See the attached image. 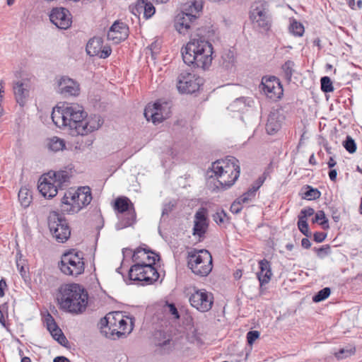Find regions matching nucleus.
<instances>
[{
	"mask_svg": "<svg viewBox=\"0 0 362 362\" xmlns=\"http://www.w3.org/2000/svg\"><path fill=\"white\" fill-rule=\"evenodd\" d=\"M52 119L59 128L67 127L72 135H87L98 129L103 124L99 115L88 116L77 103H64L53 108Z\"/></svg>",
	"mask_w": 362,
	"mask_h": 362,
	"instance_id": "obj_1",
	"label": "nucleus"
},
{
	"mask_svg": "<svg viewBox=\"0 0 362 362\" xmlns=\"http://www.w3.org/2000/svg\"><path fill=\"white\" fill-rule=\"evenodd\" d=\"M185 64L194 67L208 69L212 62L211 44L202 39H194L181 49Z\"/></svg>",
	"mask_w": 362,
	"mask_h": 362,
	"instance_id": "obj_2",
	"label": "nucleus"
},
{
	"mask_svg": "<svg viewBox=\"0 0 362 362\" xmlns=\"http://www.w3.org/2000/svg\"><path fill=\"white\" fill-rule=\"evenodd\" d=\"M60 295L57 298L62 309L75 314L82 313L88 305L87 291L79 284H65L59 288Z\"/></svg>",
	"mask_w": 362,
	"mask_h": 362,
	"instance_id": "obj_3",
	"label": "nucleus"
},
{
	"mask_svg": "<svg viewBox=\"0 0 362 362\" xmlns=\"http://www.w3.org/2000/svg\"><path fill=\"white\" fill-rule=\"evenodd\" d=\"M239 160L233 156H227L225 159L218 160L212 163V173L217 182V189H226L230 187L240 176Z\"/></svg>",
	"mask_w": 362,
	"mask_h": 362,
	"instance_id": "obj_4",
	"label": "nucleus"
},
{
	"mask_svg": "<svg viewBox=\"0 0 362 362\" xmlns=\"http://www.w3.org/2000/svg\"><path fill=\"white\" fill-rule=\"evenodd\" d=\"M133 318L127 317L119 312L108 313L105 317L101 319V325L105 327L103 330L105 336L108 338L116 339H119L126 334H129L134 326Z\"/></svg>",
	"mask_w": 362,
	"mask_h": 362,
	"instance_id": "obj_5",
	"label": "nucleus"
},
{
	"mask_svg": "<svg viewBox=\"0 0 362 362\" xmlns=\"http://www.w3.org/2000/svg\"><path fill=\"white\" fill-rule=\"evenodd\" d=\"M202 8L201 0L189 1L185 6V11L175 17L174 26L176 30L184 35L189 34L195 28L197 14L202 10Z\"/></svg>",
	"mask_w": 362,
	"mask_h": 362,
	"instance_id": "obj_6",
	"label": "nucleus"
},
{
	"mask_svg": "<svg viewBox=\"0 0 362 362\" xmlns=\"http://www.w3.org/2000/svg\"><path fill=\"white\" fill-rule=\"evenodd\" d=\"M187 264L194 274L206 276L213 268L211 255L204 249H192L188 252Z\"/></svg>",
	"mask_w": 362,
	"mask_h": 362,
	"instance_id": "obj_7",
	"label": "nucleus"
},
{
	"mask_svg": "<svg viewBox=\"0 0 362 362\" xmlns=\"http://www.w3.org/2000/svg\"><path fill=\"white\" fill-rule=\"evenodd\" d=\"M61 272L68 276H78L85 270L83 253L74 249L62 254L59 263Z\"/></svg>",
	"mask_w": 362,
	"mask_h": 362,
	"instance_id": "obj_8",
	"label": "nucleus"
},
{
	"mask_svg": "<svg viewBox=\"0 0 362 362\" xmlns=\"http://www.w3.org/2000/svg\"><path fill=\"white\" fill-rule=\"evenodd\" d=\"M129 277L131 281H141V285L152 284L158 280L160 274L154 265L151 263L141 264H134L129 270Z\"/></svg>",
	"mask_w": 362,
	"mask_h": 362,
	"instance_id": "obj_9",
	"label": "nucleus"
},
{
	"mask_svg": "<svg viewBox=\"0 0 362 362\" xmlns=\"http://www.w3.org/2000/svg\"><path fill=\"white\" fill-rule=\"evenodd\" d=\"M48 226L53 237L59 243L66 242L71 235L66 220L57 211H51L48 216Z\"/></svg>",
	"mask_w": 362,
	"mask_h": 362,
	"instance_id": "obj_10",
	"label": "nucleus"
},
{
	"mask_svg": "<svg viewBox=\"0 0 362 362\" xmlns=\"http://www.w3.org/2000/svg\"><path fill=\"white\" fill-rule=\"evenodd\" d=\"M189 301L192 307L199 312L210 310L214 304V295L204 288H194L189 296Z\"/></svg>",
	"mask_w": 362,
	"mask_h": 362,
	"instance_id": "obj_11",
	"label": "nucleus"
},
{
	"mask_svg": "<svg viewBox=\"0 0 362 362\" xmlns=\"http://www.w3.org/2000/svg\"><path fill=\"white\" fill-rule=\"evenodd\" d=\"M250 18L252 23L264 30H269L270 18L268 14V6L265 1H258L252 4L250 11Z\"/></svg>",
	"mask_w": 362,
	"mask_h": 362,
	"instance_id": "obj_12",
	"label": "nucleus"
},
{
	"mask_svg": "<svg viewBox=\"0 0 362 362\" xmlns=\"http://www.w3.org/2000/svg\"><path fill=\"white\" fill-rule=\"evenodd\" d=\"M202 83V78L188 71H183L177 77V87L182 93L192 94L197 91Z\"/></svg>",
	"mask_w": 362,
	"mask_h": 362,
	"instance_id": "obj_13",
	"label": "nucleus"
},
{
	"mask_svg": "<svg viewBox=\"0 0 362 362\" xmlns=\"http://www.w3.org/2000/svg\"><path fill=\"white\" fill-rule=\"evenodd\" d=\"M170 113V107L167 103L156 102L146 107L144 115L148 121L151 120L153 124H156L168 118Z\"/></svg>",
	"mask_w": 362,
	"mask_h": 362,
	"instance_id": "obj_14",
	"label": "nucleus"
},
{
	"mask_svg": "<svg viewBox=\"0 0 362 362\" xmlns=\"http://www.w3.org/2000/svg\"><path fill=\"white\" fill-rule=\"evenodd\" d=\"M119 219L115 227L117 230L132 226L136 221V213L134 205H113Z\"/></svg>",
	"mask_w": 362,
	"mask_h": 362,
	"instance_id": "obj_15",
	"label": "nucleus"
},
{
	"mask_svg": "<svg viewBox=\"0 0 362 362\" xmlns=\"http://www.w3.org/2000/svg\"><path fill=\"white\" fill-rule=\"evenodd\" d=\"M91 189L88 186L80 187L77 189H70L64 193L61 204H90L92 201Z\"/></svg>",
	"mask_w": 362,
	"mask_h": 362,
	"instance_id": "obj_16",
	"label": "nucleus"
},
{
	"mask_svg": "<svg viewBox=\"0 0 362 362\" xmlns=\"http://www.w3.org/2000/svg\"><path fill=\"white\" fill-rule=\"evenodd\" d=\"M261 85L265 95L272 100H276L283 95V88L275 76L263 77Z\"/></svg>",
	"mask_w": 362,
	"mask_h": 362,
	"instance_id": "obj_17",
	"label": "nucleus"
},
{
	"mask_svg": "<svg viewBox=\"0 0 362 362\" xmlns=\"http://www.w3.org/2000/svg\"><path fill=\"white\" fill-rule=\"evenodd\" d=\"M50 21L60 29H67L71 25L69 11L65 8H54L49 14Z\"/></svg>",
	"mask_w": 362,
	"mask_h": 362,
	"instance_id": "obj_18",
	"label": "nucleus"
},
{
	"mask_svg": "<svg viewBox=\"0 0 362 362\" xmlns=\"http://www.w3.org/2000/svg\"><path fill=\"white\" fill-rule=\"evenodd\" d=\"M159 255L150 250L146 245H142L137 247L133 253L132 260L135 264L141 263H151L152 265H155L156 262L159 260Z\"/></svg>",
	"mask_w": 362,
	"mask_h": 362,
	"instance_id": "obj_19",
	"label": "nucleus"
},
{
	"mask_svg": "<svg viewBox=\"0 0 362 362\" xmlns=\"http://www.w3.org/2000/svg\"><path fill=\"white\" fill-rule=\"evenodd\" d=\"M129 35V28L123 22L116 21L110 28L107 37L115 44H118L124 40Z\"/></svg>",
	"mask_w": 362,
	"mask_h": 362,
	"instance_id": "obj_20",
	"label": "nucleus"
},
{
	"mask_svg": "<svg viewBox=\"0 0 362 362\" xmlns=\"http://www.w3.org/2000/svg\"><path fill=\"white\" fill-rule=\"evenodd\" d=\"M57 92L64 96H76L79 94V84L67 76H62L57 81Z\"/></svg>",
	"mask_w": 362,
	"mask_h": 362,
	"instance_id": "obj_21",
	"label": "nucleus"
},
{
	"mask_svg": "<svg viewBox=\"0 0 362 362\" xmlns=\"http://www.w3.org/2000/svg\"><path fill=\"white\" fill-rule=\"evenodd\" d=\"M208 226L207 211L202 207L197 211L194 216L193 235H197L199 238L204 237Z\"/></svg>",
	"mask_w": 362,
	"mask_h": 362,
	"instance_id": "obj_22",
	"label": "nucleus"
},
{
	"mask_svg": "<svg viewBox=\"0 0 362 362\" xmlns=\"http://www.w3.org/2000/svg\"><path fill=\"white\" fill-rule=\"evenodd\" d=\"M13 90L16 102L23 106L29 96L28 82L25 79L13 81Z\"/></svg>",
	"mask_w": 362,
	"mask_h": 362,
	"instance_id": "obj_23",
	"label": "nucleus"
},
{
	"mask_svg": "<svg viewBox=\"0 0 362 362\" xmlns=\"http://www.w3.org/2000/svg\"><path fill=\"white\" fill-rule=\"evenodd\" d=\"M132 13L134 15L144 12V17L148 19L153 16L156 9L153 4L148 0H137L136 3L129 7Z\"/></svg>",
	"mask_w": 362,
	"mask_h": 362,
	"instance_id": "obj_24",
	"label": "nucleus"
},
{
	"mask_svg": "<svg viewBox=\"0 0 362 362\" xmlns=\"http://www.w3.org/2000/svg\"><path fill=\"white\" fill-rule=\"evenodd\" d=\"M45 323L47 328L53 337L60 344L64 345L66 340V337L63 334L61 329L56 324L53 317L48 314L45 317Z\"/></svg>",
	"mask_w": 362,
	"mask_h": 362,
	"instance_id": "obj_25",
	"label": "nucleus"
},
{
	"mask_svg": "<svg viewBox=\"0 0 362 362\" xmlns=\"http://www.w3.org/2000/svg\"><path fill=\"white\" fill-rule=\"evenodd\" d=\"M265 180L264 177H259L252 185L248 190L243 195L235 200L233 204H243L247 202H251L256 196L257 190L262 185Z\"/></svg>",
	"mask_w": 362,
	"mask_h": 362,
	"instance_id": "obj_26",
	"label": "nucleus"
},
{
	"mask_svg": "<svg viewBox=\"0 0 362 362\" xmlns=\"http://www.w3.org/2000/svg\"><path fill=\"white\" fill-rule=\"evenodd\" d=\"M59 188L52 180L45 177L38 185L39 192L46 199L55 197Z\"/></svg>",
	"mask_w": 362,
	"mask_h": 362,
	"instance_id": "obj_27",
	"label": "nucleus"
},
{
	"mask_svg": "<svg viewBox=\"0 0 362 362\" xmlns=\"http://www.w3.org/2000/svg\"><path fill=\"white\" fill-rule=\"evenodd\" d=\"M282 117L277 110L272 111L266 124V131L269 134L276 133L281 127Z\"/></svg>",
	"mask_w": 362,
	"mask_h": 362,
	"instance_id": "obj_28",
	"label": "nucleus"
},
{
	"mask_svg": "<svg viewBox=\"0 0 362 362\" xmlns=\"http://www.w3.org/2000/svg\"><path fill=\"white\" fill-rule=\"evenodd\" d=\"M260 272L257 273V278L259 281L260 286L269 283L272 276V271L269 262L262 259L259 262Z\"/></svg>",
	"mask_w": 362,
	"mask_h": 362,
	"instance_id": "obj_29",
	"label": "nucleus"
},
{
	"mask_svg": "<svg viewBox=\"0 0 362 362\" xmlns=\"http://www.w3.org/2000/svg\"><path fill=\"white\" fill-rule=\"evenodd\" d=\"M221 64L223 69L233 71L236 65V57L233 51L228 49L225 51L221 56Z\"/></svg>",
	"mask_w": 362,
	"mask_h": 362,
	"instance_id": "obj_30",
	"label": "nucleus"
},
{
	"mask_svg": "<svg viewBox=\"0 0 362 362\" xmlns=\"http://www.w3.org/2000/svg\"><path fill=\"white\" fill-rule=\"evenodd\" d=\"M48 175L49 179L52 180L59 188L69 179V173L66 170L49 172Z\"/></svg>",
	"mask_w": 362,
	"mask_h": 362,
	"instance_id": "obj_31",
	"label": "nucleus"
},
{
	"mask_svg": "<svg viewBox=\"0 0 362 362\" xmlns=\"http://www.w3.org/2000/svg\"><path fill=\"white\" fill-rule=\"evenodd\" d=\"M103 42L100 37L90 39L86 45L87 54L90 56H97L102 48Z\"/></svg>",
	"mask_w": 362,
	"mask_h": 362,
	"instance_id": "obj_32",
	"label": "nucleus"
},
{
	"mask_svg": "<svg viewBox=\"0 0 362 362\" xmlns=\"http://www.w3.org/2000/svg\"><path fill=\"white\" fill-rule=\"evenodd\" d=\"M295 63L291 60H287L281 66V71L285 79L290 82L293 74L295 72Z\"/></svg>",
	"mask_w": 362,
	"mask_h": 362,
	"instance_id": "obj_33",
	"label": "nucleus"
},
{
	"mask_svg": "<svg viewBox=\"0 0 362 362\" xmlns=\"http://www.w3.org/2000/svg\"><path fill=\"white\" fill-rule=\"evenodd\" d=\"M18 197L21 204H31L33 200L32 192L26 187L21 188Z\"/></svg>",
	"mask_w": 362,
	"mask_h": 362,
	"instance_id": "obj_34",
	"label": "nucleus"
},
{
	"mask_svg": "<svg viewBox=\"0 0 362 362\" xmlns=\"http://www.w3.org/2000/svg\"><path fill=\"white\" fill-rule=\"evenodd\" d=\"M303 197L307 200H315L320 197V192L310 186H307L303 192Z\"/></svg>",
	"mask_w": 362,
	"mask_h": 362,
	"instance_id": "obj_35",
	"label": "nucleus"
},
{
	"mask_svg": "<svg viewBox=\"0 0 362 362\" xmlns=\"http://www.w3.org/2000/svg\"><path fill=\"white\" fill-rule=\"evenodd\" d=\"M290 32L295 36L300 37L303 35L304 33V27L303 25L296 21V20H293L290 25L289 27Z\"/></svg>",
	"mask_w": 362,
	"mask_h": 362,
	"instance_id": "obj_36",
	"label": "nucleus"
},
{
	"mask_svg": "<svg viewBox=\"0 0 362 362\" xmlns=\"http://www.w3.org/2000/svg\"><path fill=\"white\" fill-rule=\"evenodd\" d=\"M49 148L53 151L62 150L65 147V143L63 139L54 137L50 140L49 144Z\"/></svg>",
	"mask_w": 362,
	"mask_h": 362,
	"instance_id": "obj_37",
	"label": "nucleus"
},
{
	"mask_svg": "<svg viewBox=\"0 0 362 362\" xmlns=\"http://www.w3.org/2000/svg\"><path fill=\"white\" fill-rule=\"evenodd\" d=\"M331 291L328 287H325L318 291L313 297V300L315 303L321 302L327 298L330 295Z\"/></svg>",
	"mask_w": 362,
	"mask_h": 362,
	"instance_id": "obj_38",
	"label": "nucleus"
},
{
	"mask_svg": "<svg viewBox=\"0 0 362 362\" xmlns=\"http://www.w3.org/2000/svg\"><path fill=\"white\" fill-rule=\"evenodd\" d=\"M321 90L324 93H330L334 91V86L329 77L323 76L320 79Z\"/></svg>",
	"mask_w": 362,
	"mask_h": 362,
	"instance_id": "obj_39",
	"label": "nucleus"
},
{
	"mask_svg": "<svg viewBox=\"0 0 362 362\" xmlns=\"http://www.w3.org/2000/svg\"><path fill=\"white\" fill-rule=\"evenodd\" d=\"M343 146L349 153H354L356 151V144L355 141L350 136H347L343 141Z\"/></svg>",
	"mask_w": 362,
	"mask_h": 362,
	"instance_id": "obj_40",
	"label": "nucleus"
},
{
	"mask_svg": "<svg viewBox=\"0 0 362 362\" xmlns=\"http://www.w3.org/2000/svg\"><path fill=\"white\" fill-rule=\"evenodd\" d=\"M354 353H355L354 347H349V348L346 347V348L340 349L339 350V351H337L334 354V355L338 359H343L344 358L351 356Z\"/></svg>",
	"mask_w": 362,
	"mask_h": 362,
	"instance_id": "obj_41",
	"label": "nucleus"
},
{
	"mask_svg": "<svg viewBox=\"0 0 362 362\" xmlns=\"http://www.w3.org/2000/svg\"><path fill=\"white\" fill-rule=\"evenodd\" d=\"M313 222H319L320 224L324 228H328L327 220L326 219L325 213L322 211H318L313 218Z\"/></svg>",
	"mask_w": 362,
	"mask_h": 362,
	"instance_id": "obj_42",
	"label": "nucleus"
},
{
	"mask_svg": "<svg viewBox=\"0 0 362 362\" xmlns=\"http://www.w3.org/2000/svg\"><path fill=\"white\" fill-rule=\"evenodd\" d=\"M298 227L300 231L306 237H310L311 235V233L309 230L308 224L306 220L298 219Z\"/></svg>",
	"mask_w": 362,
	"mask_h": 362,
	"instance_id": "obj_43",
	"label": "nucleus"
},
{
	"mask_svg": "<svg viewBox=\"0 0 362 362\" xmlns=\"http://www.w3.org/2000/svg\"><path fill=\"white\" fill-rule=\"evenodd\" d=\"M228 220V218L224 211L217 212L214 215V221L218 224L223 223Z\"/></svg>",
	"mask_w": 362,
	"mask_h": 362,
	"instance_id": "obj_44",
	"label": "nucleus"
},
{
	"mask_svg": "<svg viewBox=\"0 0 362 362\" xmlns=\"http://www.w3.org/2000/svg\"><path fill=\"white\" fill-rule=\"evenodd\" d=\"M259 337V332L256 330L249 331L247 333V341L249 345L252 346L253 343Z\"/></svg>",
	"mask_w": 362,
	"mask_h": 362,
	"instance_id": "obj_45",
	"label": "nucleus"
},
{
	"mask_svg": "<svg viewBox=\"0 0 362 362\" xmlns=\"http://www.w3.org/2000/svg\"><path fill=\"white\" fill-rule=\"evenodd\" d=\"M63 207L62 210L66 211L68 214H74L80 211L83 206L80 205H62Z\"/></svg>",
	"mask_w": 362,
	"mask_h": 362,
	"instance_id": "obj_46",
	"label": "nucleus"
},
{
	"mask_svg": "<svg viewBox=\"0 0 362 362\" xmlns=\"http://www.w3.org/2000/svg\"><path fill=\"white\" fill-rule=\"evenodd\" d=\"M313 214L314 209L312 208L308 207L307 209H303L298 216V219L306 220L307 217L312 216Z\"/></svg>",
	"mask_w": 362,
	"mask_h": 362,
	"instance_id": "obj_47",
	"label": "nucleus"
},
{
	"mask_svg": "<svg viewBox=\"0 0 362 362\" xmlns=\"http://www.w3.org/2000/svg\"><path fill=\"white\" fill-rule=\"evenodd\" d=\"M112 52V49L110 47H104L100 49V53L97 55L101 59L107 58Z\"/></svg>",
	"mask_w": 362,
	"mask_h": 362,
	"instance_id": "obj_48",
	"label": "nucleus"
},
{
	"mask_svg": "<svg viewBox=\"0 0 362 362\" xmlns=\"http://www.w3.org/2000/svg\"><path fill=\"white\" fill-rule=\"evenodd\" d=\"M167 306L169 308L170 313L173 315L175 319H179L180 314L175 305L173 303H167Z\"/></svg>",
	"mask_w": 362,
	"mask_h": 362,
	"instance_id": "obj_49",
	"label": "nucleus"
},
{
	"mask_svg": "<svg viewBox=\"0 0 362 362\" xmlns=\"http://www.w3.org/2000/svg\"><path fill=\"white\" fill-rule=\"evenodd\" d=\"M315 250L317 252L318 256L322 257L323 255H327L330 252V247L329 245L322 246L320 248L316 249Z\"/></svg>",
	"mask_w": 362,
	"mask_h": 362,
	"instance_id": "obj_50",
	"label": "nucleus"
},
{
	"mask_svg": "<svg viewBox=\"0 0 362 362\" xmlns=\"http://www.w3.org/2000/svg\"><path fill=\"white\" fill-rule=\"evenodd\" d=\"M327 234L322 232H316L313 235V239L316 243H322L326 238Z\"/></svg>",
	"mask_w": 362,
	"mask_h": 362,
	"instance_id": "obj_51",
	"label": "nucleus"
},
{
	"mask_svg": "<svg viewBox=\"0 0 362 362\" xmlns=\"http://www.w3.org/2000/svg\"><path fill=\"white\" fill-rule=\"evenodd\" d=\"M112 204H132V203L131 202L130 199L128 197L121 196V197H117L115 200H114V202H112Z\"/></svg>",
	"mask_w": 362,
	"mask_h": 362,
	"instance_id": "obj_52",
	"label": "nucleus"
},
{
	"mask_svg": "<svg viewBox=\"0 0 362 362\" xmlns=\"http://www.w3.org/2000/svg\"><path fill=\"white\" fill-rule=\"evenodd\" d=\"M230 206V211L235 214H237L240 213L242 209V205H229Z\"/></svg>",
	"mask_w": 362,
	"mask_h": 362,
	"instance_id": "obj_53",
	"label": "nucleus"
},
{
	"mask_svg": "<svg viewBox=\"0 0 362 362\" xmlns=\"http://www.w3.org/2000/svg\"><path fill=\"white\" fill-rule=\"evenodd\" d=\"M308 238V237L304 238L301 240V245H302L303 247H304L305 249H308L311 246V243H310V240Z\"/></svg>",
	"mask_w": 362,
	"mask_h": 362,
	"instance_id": "obj_54",
	"label": "nucleus"
},
{
	"mask_svg": "<svg viewBox=\"0 0 362 362\" xmlns=\"http://www.w3.org/2000/svg\"><path fill=\"white\" fill-rule=\"evenodd\" d=\"M174 205H165V207L163 209L162 217L163 218L165 215H168L169 212L173 210Z\"/></svg>",
	"mask_w": 362,
	"mask_h": 362,
	"instance_id": "obj_55",
	"label": "nucleus"
},
{
	"mask_svg": "<svg viewBox=\"0 0 362 362\" xmlns=\"http://www.w3.org/2000/svg\"><path fill=\"white\" fill-rule=\"evenodd\" d=\"M6 286V281L4 279L0 280V298L4 296V287Z\"/></svg>",
	"mask_w": 362,
	"mask_h": 362,
	"instance_id": "obj_56",
	"label": "nucleus"
},
{
	"mask_svg": "<svg viewBox=\"0 0 362 362\" xmlns=\"http://www.w3.org/2000/svg\"><path fill=\"white\" fill-rule=\"evenodd\" d=\"M337 172L334 169H331L329 172V177L332 181H335L337 179Z\"/></svg>",
	"mask_w": 362,
	"mask_h": 362,
	"instance_id": "obj_57",
	"label": "nucleus"
},
{
	"mask_svg": "<svg viewBox=\"0 0 362 362\" xmlns=\"http://www.w3.org/2000/svg\"><path fill=\"white\" fill-rule=\"evenodd\" d=\"M53 362H70L65 356H57L54 358Z\"/></svg>",
	"mask_w": 362,
	"mask_h": 362,
	"instance_id": "obj_58",
	"label": "nucleus"
},
{
	"mask_svg": "<svg viewBox=\"0 0 362 362\" xmlns=\"http://www.w3.org/2000/svg\"><path fill=\"white\" fill-rule=\"evenodd\" d=\"M336 164H337V163L334 160V158L332 157H330L329 160V161L327 163L328 167L329 168H332L333 167H334L336 165Z\"/></svg>",
	"mask_w": 362,
	"mask_h": 362,
	"instance_id": "obj_59",
	"label": "nucleus"
},
{
	"mask_svg": "<svg viewBox=\"0 0 362 362\" xmlns=\"http://www.w3.org/2000/svg\"><path fill=\"white\" fill-rule=\"evenodd\" d=\"M349 6L354 10L355 9V0H346Z\"/></svg>",
	"mask_w": 362,
	"mask_h": 362,
	"instance_id": "obj_60",
	"label": "nucleus"
},
{
	"mask_svg": "<svg viewBox=\"0 0 362 362\" xmlns=\"http://www.w3.org/2000/svg\"><path fill=\"white\" fill-rule=\"evenodd\" d=\"M309 162L311 164H316V160H315V156H314V154H312L309 158Z\"/></svg>",
	"mask_w": 362,
	"mask_h": 362,
	"instance_id": "obj_61",
	"label": "nucleus"
},
{
	"mask_svg": "<svg viewBox=\"0 0 362 362\" xmlns=\"http://www.w3.org/2000/svg\"><path fill=\"white\" fill-rule=\"evenodd\" d=\"M21 362H32L30 358L27 356L22 357Z\"/></svg>",
	"mask_w": 362,
	"mask_h": 362,
	"instance_id": "obj_62",
	"label": "nucleus"
},
{
	"mask_svg": "<svg viewBox=\"0 0 362 362\" xmlns=\"http://www.w3.org/2000/svg\"><path fill=\"white\" fill-rule=\"evenodd\" d=\"M0 322L1 324L4 325V317L3 313L1 312V310H0Z\"/></svg>",
	"mask_w": 362,
	"mask_h": 362,
	"instance_id": "obj_63",
	"label": "nucleus"
},
{
	"mask_svg": "<svg viewBox=\"0 0 362 362\" xmlns=\"http://www.w3.org/2000/svg\"><path fill=\"white\" fill-rule=\"evenodd\" d=\"M357 7L360 9L362 8V0H358Z\"/></svg>",
	"mask_w": 362,
	"mask_h": 362,
	"instance_id": "obj_64",
	"label": "nucleus"
}]
</instances>
